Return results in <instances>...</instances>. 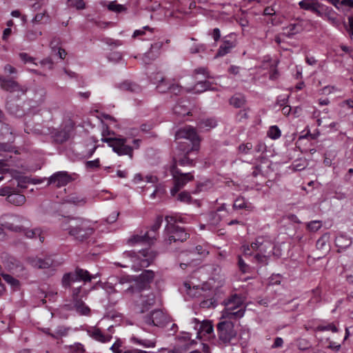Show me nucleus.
I'll use <instances>...</instances> for the list:
<instances>
[{"instance_id": "15", "label": "nucleus", "mask_w": 353, "mask_h": 353, "mask_svg": "<svg viewBox=\"0 0 353 353\" xmlns=\"http://www.w3.org/2000/svg\"><path fill=\"white\" fill-rule=\"evenodd\" d=\"M251 248L253 251L258 252V254L269 255L272 252L273 245L270 241L259 236L251 243Z\"/></svg>"}, {"instance_id": "61", "label": "nucleus", "mask_w": 353, "mask_h": 353, "mask_svg": "<svg viewBox=\"0 0 353 353\" xmlns=\"http://www.w3.org/2000/svg\"><path fill=\"white\" fill-rule=\"evenodd\" d=\"M316 330H318V331L331 330L333 332H336L338 331L337 327L333 323H330L327 325H319L316 327Z\"/></svg>"}, {"instance_id": "24", "label": "nucleus", "mask_w": 353, "mask_h": 353, "mask_svg": "<svg viewBox=\"0 0 353 353\" xmlns=\"http://www.w3.org/2000/svg\"><path fill=\"white\" fill-rule=\"evenodd\" d=\"M208 90H214L212 83L208 81H199L192 88H188L186 91L188 92L200 94Z\"/></svg>"}, {"instance_id": "5", "label": "nucleus", "mask_w": 353, "mask_h": 353, "mask_svg": "<svg viewBox=\"0 0 353 353\" xmlns=\"http://www.w3.org/2000/svg\"><path fill=\"white\" fill-rule=\"evenodd\" d=\"M98 274L91 275L86 270L76 268L74 271L65 273L61 279V285L65 289L70 288L73 283L81 281L84 283L90 282L97 278Z\"/></svg>"}, {"instance_id": "36", "label": "nucleus", "mask_w": 353, "mask_h": 353, "mask_svg": "<svg viewBox=\"0 0 353 353\" xmlns=\"http://www.w3.org/2000/svg\"><path fill=\"white\" fill-rule=\"evenodd\" d=\"M6 199L9 203L15 205H21L26 202V197L24 195L14 193V192H12L11 194H9Z\"/></svg>"}, {"instance_id": "48", "label": "nucleus", "mask_w": 353, "mask_h": 353, "mask_svg": "<svg viewBox=\"0 0 353 353\" xmlns=\"http://www.w3.org/2000/svg\"><path fill=\"white\" fill-rule=\"evenodd\" d=\"M192 254H197L198 255H200L201 256H206L209 254V251L208 249V246H203V245H197L193 250L190 252Z\"/></svg>"}, {"instance_id": "41", "label": "nucleus", "mask_w": 353, "mask_h": 353, "mask_svg": "<svg viewBox=\"0 0 353 353\" xmlns=\"http://www.w3.org/2000/svg\"><path fill=\"white\" fill-rule=\"evenodd\" d=\"M216 125V121L214 119H206L200 121L199 126L201 129L209 130Z\"/></svg>"}, {"instance_id": "55", "label": "nucleus", "mask_w": 353, "mask_h": 353, "mask_svg": "<svg viewBox=\"0 0 353 353\" xmlns=\"http://www.w3.org/2000/svg\"><path fill=\"white\" fill-rule=\"evenodd\" d=\"M322 226L321 221H312L307 223V228L311 232L318 231Z\"/></svg>"}, {"instance_id": "34", "label": "nucleus", "mask_w": 353, "mask_h": 353, "mask_svg": "<svg viewBox=\"0 0 353 353\" xmlns=\"http://www.w3.org/2000/svg\"><path fill=\"white\" fill-rule=\"evenodd\" d=\"M75 310L81 315H88L90 312V309L87 306L82 299L72 301Z\"/></svg>"}, {"instance_id": "30", "label": "nucleus", "mask_w": 353, "mask_h": 353, "mask_svg": "<svg viewBox=\"0 0 353 353\" xmlns=\"http://www.w3.org/2000/svg\"><path fill=\"white\" fill-rule=\"evenodd\" d=\"M330 239V235L328 233L324 234L321 237H320L316 243V248L319 250L323 251V253H325L330 250V245L328 243Z\"/></svg>"}, {"instance_id": "3", "label": "nucleus", "mask_w": 353, "mask_h": 353, "mask_svg": "<svg viewBox=\"0 0 353 353\" xmlns=\"http://www.w3.org/2000/svg\"><path fill=\"white\" fill-rule=\"evenodd\" d=\"M225 308L221 312V319L238 320L244 316L245 307L242 298L234 294L223 301Z\"/></svg>"}, {"instance_id": "10", "label": "nucleus", "mask_w": 353, "mask_h": 353, "mask_svg": "<svg viewBox=\"0 0 353 353\" xmlns=\"http://www.w3.org/2000/svg\"><path fill=\"white\" fill-rule=\"evenodd\" d=\"M102 141L108 143L114 152L119 155H128L132 158L133 148L126 145L127 139L124 138H102Z\"/></svg>"}, {"instance_id": "52", "label": "nucleus", "mask_w": 353, "mask_h": 353, "mask_svg": "<svg viewBox=\"0 0 353 353\" xmlns=\"http://www.w3.org/2000/svg\"><path fill=\"white\" fill-rule=\"evenodd\" d=\"M268 256L269 255L268 254L256 253L254 256V260L255 262L261 265H267L268 263Z\"/></svg>"}, {"instance_id": "19", "label": "nucleus", "mask_w": 353, "mask_h": 353, "mask_svg": "<svg viewBox=\"0 0 353 353\" xmlns=\"http://www.w3.org/2000/svg\"><path fill=\"white\" fill-rule=\"evenodd\" d=\"M1 87L2 89L10 92H18L24 94L27 90L25 87L12 79H3Z\"/></svg>"}, {"instance_id": "62", "label": "nucleus", "mask_w": 353, "mask_h": 353, "mask_svg": "<svg viewBox=\"0 0 353 353\" xmlns=\"http://www.w3.org/2000/svg\"><path fill=\"white\" fill-rule=\"evenodd\" d=\"M199 74H203L206 78L209 77L210 76L209 72L205 68H199L195 69L193 72V77L195 79H197L196 75Z\"/></svg>"}, {"instance_id": "11", "label": "nucleus", "mask_w": 353, "mask_h": 353, "mask_svg": "<svg viewBox=\"0 0 353 353\" xmlns=\"http://www.w3.org/2000/svg\"><path fill=\"white\" fill-rule=\"evenodd\" d=\"M176 139H185L192 143L191 150H197L199 143V137L195 131V129L191 126H185L180 128L175 134Z\"/></svg>"}, {"instance_id": "4", "label": "nucleus", "mask_w": 353, "mask_h": 353, "mask_svg": "<svg viewBox=\"0 0 353 353\" xmlns=\"http://www.w3.org/2000/svg\"><path fill=\"white\" fill-rule=\"evenodd\" d=\"M157 254L156 252L150 250L145 249L139 251L136 254L132 251L125 252L123 254V257L129 258L132 262V267L138 270L140 268H147L155 259Z\"/></svg>"}, {"instance_id": "60", "label": "nucleus", "mask_w": 353, "mask_h": 353, "mask_svg": "<svg viewBox=\"0 0 353 353\" xmlns=\"http://www.w3.org/2000/svg\"><path fill=\"white\" fill-rule=\"evenodd\" d=\"M205 50V46L203 44H193L190 48V52L192 54L199 53L200 52H204Z\"/></svg>"}, {"instance_id": "2", "label": "nucleus", "mask_w": 353, "mask_h": 353, "mask_svg": "<svg viewBox=\"0 0 353 353\" xmlns=\"http://www.w3.org/2000/svg\"><path fill=\"white\" fill-rule=\"evenodd\" d=\"M26 219L16 214H4L0 216V225L5 229L15 232H23L28 238L35 239L39 237L41 242H43L44 237L41 236V230L39 228L29 230L20 225Z\"/></svg>"}, {"instance_id": "31", "label": "nucleus", "mask_w": 353, "mask_h": 353, "mask_svg": "<svg viewBox=\"0 0 353 353\" xmlns=\"http://www.w3.org/2000/svg\"><path fill=\"white\" fill-rule=\"evenodd\" d=\"M183 288V291L192 298L199 297L203 295V290L202 288L198 287L191 288L190 284L188 283H185Z\"/></svg>"}, {"instance_id": "16", "label": "nucleus", "mask_w": 353, "mask_h": 353, "mask_svg": "<svg viewBox=\"0 0 353 353\" xmlns=\"http://www.w3.org/2000/svg\"><path fill=\"white\" fill-rule=\"evenodd\" d=\"M26 261L29 265L34 268L47 269L54 265V260L50 256L43 259L38 256H29Z\"/></svg>"}, {"instance_id": "56", "label": "nucleus", "mask_w": 353, "mask_h": 353, "mask_svg": "<svg viewBox=\"0 0 353 353\" xmlns=\"http://www.w3.org/2000/svg\"><path fill=\"white\" fill-rule=\"evenodd\" d=\"M70 353H85V349L81 343H77L69 346Z\"/></svg>"}, {"instance_id": "13", "label": "nucleus", "mask_w": 353, "mask_h": 353, "mask_svg": "<svg viewBox=\"0 0 353 353\" xmlns=\"http://www.w3.org/2000/svg\"><path fill=\"white\" fill-rule=\"evenodd\" d=\"M144 322L148 325L164 326L168 321V316L161 310H155L144 316Z\"/></svg>"}, {"instance_id": "17", "label": "nucleus", "mask_w": 353, "mask_h": 353, "mask_svg": "<svg viewBox=\"0 0 353 353\" xmlns=\"http://www.w3.org/2000/svg\"><path fill=\"white\" fill-rule=\"evenodd\" d=\"M73 130V125L71 123L65 124L62 128L57 130L53 134L54 141L57 143H63L67 141Z\"/></svg>"}, {"instance_id": "43", "label": "nucleus", "mask_w": 353, "mask_h": 353, "mask_svg": "<svg viewBox=\"0 0 353 353\" xmlns=\"http://www.w3.org/2000/svg\"><path fill=\"white\" fill-rule=\"evenodd\" d=\"M154 277V272L152 270H145L139 276V279L143 283L151 282Z\"/></svg>"}, {"instance_id": "14", "label": "nucleus", "mask_w": 353, "mask_h": 353, "mask_svg": "<svg viewBox=\"0 0 353 353\" xmlns=\"http://www.w3.org/2000/svg\"><path fill=\"white\" fill-rule=\"evenodd\" d=\"M301 9L311 11L317 16L323 17L325 5L321 3L319 0H302L299 2Z\"/></svg>"}, {"instance_id": "23", "label": "nucleus", "mask_w": 353, "mask_h": 353, "mask_svg": "<svg viewBox=\"0 0 353 353\" xmlns=\"http://www.w3.org/2000/svg\"><path fill=\"white\" fill-rule=\"evenodd\" d=\"M163 43L161 41L154 43L151 45L150 50L144 54L143 61L145 63H149L151 60L155 59L161 49Z\"/></svg>"}, {"instance_id": "44", "label": "nucleus", "mask_w": 353, "mask_h": 353, "mask_svg": "<svg viewBox=\"0 0 353 353\" xmlns=\"http://www.w3.org/2000/svg\"><path fill=\"white\" fill-rule=\"evenodd\" d=\"M2 278L12 288H19L20 285V282L17 279L14 278L12 276L8 274H1Z\"/></svg>"}, {"instance_id": "27", "label": "nucleus", "mask_w": 353, "mask_h": 353, "mask_svg": "<svg viewBox=\"0 0 353 353\" xmlns=\"http://www.w3.org/2000/svg\"><path fill=\"white\" fill-rule=\"evenodd\" d=\"M125 283H128L129 285L124 290V293L125 294H134L136 292H139L141 290V287L136 283H131L130 279L128 277H122L119 279V285H121Z\"/></svg>"}, {"instance_id": "8", "label": "nucleus", "mask_w": 353, "mask_h": 353, "mask_svg": "<svg viewBox=\"0 0 353 353\" xmlns=\"http://www.w3.org/2000/svg\"><path fill=\"white\" fill-rule=\"evenodd\" d=\"M164 235V241L166 245H170L172 243L183 242L190 236V234L185 231L184 228L172 225L165 226Z\"/></svg>"}, {"instance_id": "37", "label": "nucleus", "mask_w": 353, "mask_h": 353, "mask_svg": "<svg viewBox=\"0 0 353 353\" xmlns=\"http://www.w3.org/2000/svg\"><path fill=\"white\" fill-rule=\"evenodd\" d=\"M323 17H325L334 26L339 25V20L336 16V13L331 8L325 6Z\"/></svg>"}, {"instance_id": "21", "label": "nucleus", "mask_w": 353, "mask_h": 353, "mask_svg": "<svg viewBox=\"0 0 353 353\" xmlns=\"http://www.w3.org/2000/svg\"><path fill=\"white\" fill-rule=\"evenodd\" d=\"M236 41L228 39L225 37L221 45L219 46L218 51L215 55V58L223 57L230 53L231 50L236 46Z\"/></svg>"}, {"instance_id": "25", "label": "nucleus", "mask_w": 353, "mask_h": 353, "mask_svg": "<svg viewBox=\"0 0 353 353\" xmlns=\"http://www.w3.org/2000/svg\"><path fill=\"white\" fill-rule=\"evenodd\" d=\"M154 80L157 84L156 88L158 92L161 93L168 92L171 83L168 81L161 74H157Z\"/></svg>"}, {"instance_id": "28", "label": "nucleus", "mask_w": 353, "mask_h": 353, "mask_svg": "<svg viewBox=\"0 0 353 353\" xmlns=\"http://www.w3.org/2000/svg\"><path fill=\"white\" fill-rule=\"evenodd\" d=\"M186 103H188L186 101L178 102L173 108L174 113L181 117L188 115L190 113V110Z\"/></svg>"}, {"instance_id": "9", "label": "nucleus", "mask_w": 353, "mask_h": 353, "mask_svg": "<svg viewBox=\"0 0 353 353\" xmlns=\"http://www.w3.org/2000/svg\"><path fill=\"white\" fill-rule=\"evenodd\" d=\"M102 141L108 143L114 152L119 155H128L132 158L133 148L126 145L127 139L124 138H102Z\"/></svg>"}, {"instance_id": "26", "label": "nucleus", "mask_w": 353, "mask_h": 353, "mask_svg": "<svg viewBox=\"0 0 353 353\" xmlns=\"http://www.w3.org/2000/svg\"><path fill=\"white\" fill-rule=\"evenodd\" d=\"M185 341H188V343L185 344H182L175 347L173 350L170 351L169 353H185L190 349V346L195 344L196 342L194 340H190V334H186L185 336L183 337Z\"/></svg>"}, {"instance_id": "35", "label": "nucleus", "mask_w": 353, "mask_h": 353, "mask_svg": "<svg viewBox=\"0 0 353 353\" xmlns=\"http://www.w3.org/2000/svg\"><path fill=\"white\" fill-rule=\"evenodd\" d=\"M88 333L95 340L101 343L109 341L110 336H105L99 328L94 327L92 330H89Z\"/></svg>"}, {"instance_id": "57", "label": "nucleus", "mask_w": 353, "mask_h": 353, "mask_svg": "<svg viewBox=\"0 0 353 353\" xmlns=\"http://www.w3.org/2000/svg\"><path fill=\"white\" fill-rule=\"evenodd\" d=\"M192 197L188 192L183 191L177 195V200L181 202L190 203Z\"/></svg>"}, {"instance_id": "18", "label": "nucleus", "mask_w": 353, "mask_h": 353, "mask_svg": "<svg viewBox=\"0 0 353 353\" xmlns=\"http://www.w3.org/2000/svg\"><path fill=\"white\" fill-rule=\"evenodd\" d=\"M193 323L195 324L194 329L197 331V338H202L203 336L210 334L213 332V326L209 321L200 322L198 319H194Z\"/></svg>"}, {"instance_id": "46", "label": "nucleus", "mask_w": 353, "mask_h": 353, "mask_svg": "<svg viewBox=\"0 0 353 353\" xmlns=\"http://www.w3.org/2000/svg\"><path fill=\"white\" fill-rule=\"evenodd\" d=\"M42 34V32L39 29H29L26 33V38L29 41H34Z\"/></svg>"}, {"instance_id": "39", "label": "nucleus", "mask_w": 353, "mask_h": 353, "mask_svg": "<svg viewBox=\"0 0 353 353\" xmlns=\"http://www.w3.org/2000/svg\"><path fill=\"white\" fill-rule=\"evenodd\" d=\"M233 208L234 210L245 209L250 210L252 209V206L250 203L245 201L243 197H239L234 201Z\"/></svg>"}, {"instance_id": "33", "label": "nucleus", "mask_w": 353, "mask_h": 353, "mask_svg": "<svg viewBox=\"0 0 353 353\" xmlns=\"http://www.w3.org/2000/svg\"><path fill=\"white\" fill-rule=\"evenodd\" d=\"M352 242L351 238L343 234L338 236L335 239V244L336 247L342 250H345L350 247Z\"/></svg>"}, {"instance_id": "59", "label": "nucleus", "mask_w": 353, "mask_h": 353, "mask_svg": "<svg viewBox=\"0 0 353 353\" xmlns=\"http://www.w3.org/2000/svg\"><path fill=\"white\" fill-rule=\"evenodd\" d=\"M163 222V216H158L154 221V223L152 225L150 230L153 233H157L159 229L160 228Z\"/></svg>"}, {"instance_id": "63", "label": "nucleus", "mask_w": 353, "mask_h": 353, "mask_svg": "<svg viewBox=\"0 0 353 353\" xmlns=\"http://www.w3.org/2000/svg\"><path fill=\"white\" fill-rule=\"evenodd\" d=\"M182 87L179 84L171 83L168 92L174 94H179L181 92Z\"/></svg>"}, {"instance_id": "1", "label": "nucleus", "mask_w": 353, "mask_h": 353, "mask_svg": "<svg viewBox=\"0 0 353 353\" xmlns=\"http://www.w3.org/2000/svg\"><path fill=\"white\" fill-rule=\"evenodd\" d=\"M91 223V221L81 218L68 217L62 221L61 228L68 231L70 236L82 241L93 233L94 229Z\"/></svg>"}, {"instance_id": "7", "label": "nucleus", "mask_w": 353, "mask_h": 353, "mask_svg": "<svg viewBox=\"0 0 353 353\" xmlns=\"http://www.w3.org/2000/svg\"><path fill=\"white\" fill-rule=\"evenodd\" d=\"M170 172L174 180V187L170 190L172 196L182 189L187 183L194 179V176L190 173H182L176 167V162L171 166Z\"/></svg>"}, {"instance_id": "22", "label": "nucleus", "mask_w": 353, "mask_h": 353, "mask_svg": "<svg viewBox=\"0 0 353 353\" xmlns=\"http://www.w3.org/2000/svg\"><path fill=\"white\" fill-rule=\"evenodd\" d=\"M141 312L148 310L151 306L154 305L156 302L155 294L150 291H147L141 294Z\"/></svg>"}, {"instance_id": "50", "label": "nucleus", "mask_w": 353, "mask_h": 353, "mask_svg": "<svg viewBox=\"0 0 353 353\" xmlns=\"http://www.w3.org/2000/svg\"><path fill=\"white\" fill-rule=\"evenodd\" d=\"M268 134L271 139H276L281 137V130L276 125H273L270 128Z\"/></svg>"}, {"instance_id": "40", "label": "nucleus", "mask_w": 353, "mask_h": 353, "mask_svg": "<svg viewBox=\"0 0 353 353\" xmlns=\"http://www.w3.org/2000/svg\"><path fill=\"white\" fill-rule=\"evenodd\" d=\"M245 103V97L240 94H236L234 95L230 100V103L236 108H241Z\"/></svg>"}, {"instance_id": "47", "label": "nucleus", "mask_w": 353, "mask_h": 353, "mask_svg": "<svg viewBox=\"0 0 353 353\" xmlns=\"http://www.w3.org/2000/svg\"><path fill=\"white\" fill-rule=\"evenodd\" d=\"M69 330V327H66L65 326H59L57 327L54 332L51 334V336L54 339L65 336L68 334Z\"/></svg>"}, {"instance_id": "53", "label": "nucleus", "mask_w": 353, "mask_h": 353, "mask_svg": "<svg viewBox=\"0 0 353 353\" xmlns=\"http://www.w3.org/2000/svg\"><path fill=\"white\" fill-rule=\"evenodd\" d=\"M30 1H33V3L31 5V7L34 11L40 10L43 6H45L48 3V0H30Z\"/></svg>"}, {"instance_id": "6", "label": "nucleus", "mask_w": 353, "mask_h": 353, "mask_svg": "<svg viewBox=\"0 0 353 353\" xmlns=\"http://www.w3.org/2000/svg\"><path fill=\"white\" fill-rule=\"evenodd\" d=\"M232 319H221L217 324L219 342L223 345L230 344L236 336Z\"/></svg>"}, {"instance_id": "38", "label": "nucleus", "mask_w": 353, "mask_h": 353, "mask_svg": "<svg viewBox=\"0 0 353 353\" xmlns=\"http://www.w3.org/2000/svg\"><path fill=\"white\" fill-rule=\"evenodd\" d=\"M302 30L301 26L297 23H291L289 26L284 28V34L288 37H290L299 32H301Z\"/></svg>"}, {"instance_id": "42", "label": "nucleus", "mask_w": 353, "mask_h": 353, "mask_svg": "<svg viewBox=\"0 0 353 353\" xmlns=\"http://www.w3.org/2000/svg\"><path fill=\"white\" fill-rule=\"evenodd\" d=\"M130 341L134 343L143 346L144 347H154L155 346V341L148 339H139L135 336H132Z\"/></svg>"}, {"instance_id": "54", "label": "nucleus", "mask_w": 353, "mask_h": 353, "mask_svg": "<svg viewBox=\"0 0 353 353\" xmlns=\"http://www.w3.org/2000/svg\"><path fill=\"white\" fill-rule=\"evenodd\" d=\"M181 150L185 151L186 154H185V156L184 157H183V158H181V159H180L179 160V164L180 165H183V166L188 165H192V160L190 159L187 155L192 150H191V149H187L186 150L185 148H181Z\"/></svg>"}, {"instance_id": "20", "label": "nucleus", "mask_w": 353, "mask_h": 353, "mask_svg": "<svg viewBox=\"0 0 353 353\" xmlns=\"http://www.w3.org/2000/svg\"><path fill=\"white\" fill-rule=\"evenodd\" d=\"M157 233L152 232V230H149L143 235H135L130 241L133 243H146L149 245L154 243L157 239Z\"/></svg>"}, {"instance_id": "45", "label": "nucleus", "mask_w": 353, "mask_h": 353, "mask_svg": "<svg viewBox=\"0 0 353 353\" xmlns=\"http://www.w3.org/2000/svg\"><path fill=\"white\" fill-rule=\"evenodd\" d=\"M82 292V287L79 286L77 288H73L72 289V301L81 299V297L83 296H87L88 292L84 291L83 292V294L81 295V293Z\"/></svg>"}, {"instance_id": "51", "label": "nucleus", "mask_w": 353, "mask_h": 353, "mask_svg": "<svg viewBox=\"0 0 353 353\" xmlns=\"http://www.w3.org/2000/svg\"><path fill=\"white\" fill-rule=\"evenodd\" d=\"M68 6L76 8L77 10L85 8V3L83 0H68Z\"/></svg>"}, {"instance_id": "12", "label": "nucleus", "mask_w": 353, "mask_h": 353, "mask_svg": "<svg viewBox=\"0 0 353 353\" xmlns=\"http://www.w3.org/2000/svg\"><path fill=\"white\" fill-rule=\"evenodd\" d=\"M75 174H70L65 171H59L54 173L48 179V184L52 185L56 188L65 186L74 180Z\"/></svg>"}, {"instance_id": "32", "label": "nucleus", "mask_w": 353, "mask_h": 353, "mask_svg": "<svg viewBox=\"0 0 353 353\" xmlns=\"http://www.w3.org/2000/svg\"><path fill=\"white\" fill-rule=\"evenodd\" d=\"M119 88L123 91H129L130 92L138 93L141 92V88L138 84L125 81L119 85Z\"/></svg>"}, {"instance_id": "58", "label": "nucleus", "mask_w": 353, "mask_h": 353, "mask_svg": "<svg viewBox=\"0 0 353 353\" xmlns=\"http://www.w3.org/2000/svg\"><path fill=\"white\" fill-rule=\"evenodd\" d=\"M108 8L110 10L115 12H121L122 11H123L125 10V8L123 6H122L121 4H117V3H116L115 1L110 2L108 4Z\"/></svg>"}, {"instance_id": "49", "label": "nucleus", "mask_w": 353, "mask_h": 353, "mask_svg": "<svg viewBox=\"0 0 353 353\" xmlns=\"http://www.w3.org/2000/svg\"><path fill=\"white\" fill-rule=\"evenodd\" d=\"M49 16L46 10H44L42 12L37 13L32 20V23H43L44 19H48Z\"/></svg>"}, {"instance_id": "64", "label": "nucleus", "mask_w": 353, "mask_h": 353, "mask_svg": "<svg viewBox=\"0 0 353 353\" xmlns=\"http://www.w3.org/2000/svg\"><path fill=\"white\" fill-rule=\"evenodd\" d=\"M61 44V39L59 37H54L52 39L50 43V47L52 51H56L58 48H60L59 46Z\"/></svg>"}, {"instance_id": "29", "label": "nucleus", "mask_w": 353, "mask_h": 353, "mask_svg": "<svg viewBox=\"0 0 353 353\" xmlns=\"http://www.w3.org/2000/svg\"><path fill=\"white\" fill-rule=\"evenodd\" d=\"M65 201L68 203H72L75 205L82 206L86 203L87 199L85 197L81 194L74 193L68 196Z\"/></svg>"}]
</instances>
